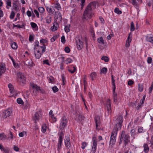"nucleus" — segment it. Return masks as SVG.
Instances as JSON below:
<instances>
[{"instance_id":"4be33fe9","label":"nucleus","mask_w":153,"mask_h":153,"mask_svg":"<svg viewBox=\"0 0 153 153\" xmlns=\"http://www.w3.org/2000/svg\"><path fill=\"white\" fill-rule=\"evenodd\" d=\"M111 80L112 82V88H113L114 90L116 89V86L115 83V80L114 79V77L113 75H112L111 76Z\"/></svg>"},{"instance_id":"0eeeda50","label":"nucleus","mask_w":153,"mask_h":153,"mask_svg":"<svg viewBox=\"0 0 153 153\" xmlns=\"http://www.w3.org/2000/svg\"><path fill=\"white\" fill-rule=\"evenodd\" d=\"M107 111L105 114V116H108L111 113V100L108 99L106 102Z\"/></svg>"},{"instance_id":"a211bd4d","label":"nucleus","mask_w":153,"mask_h":153,"mask_svg":"<svg viewBox=\"0 0 153 153\" xmlns=\"http://www.w3.org/2000/svg\"><path fill=\"white\" fill-rule=\"evenodd\" d=\"M65 143L66 147L68 148H69L71 146V144L70 142V139L69 137H67L66 139L65 140Z\"/></svg>"},{"instance_id":"6ab92c4d","label":"nucleus","mask_w":153,"mask_h":153,"mask_svg":"<svg viewBox=\"0 0 153 153\" xmlns=\"http://www.w3.org/2000/svg\"><path fill=\"white\" fill-rule=\"evenodd\" d=\"M41 117L38 113L36 112V113L34 115L33 118L35 121V122L36 123L37 121H38L39 119Z\"/></svg>"},{"instance_id":"c85d7f7f","label":"nucleus","mask_w":153,"mask_h":153,"mask_svg":"<svg viewBox=\"0 0 153 153\" xmlns=\"http://www.w3.org/2000/svg\"><path fill=\"white\" fill-rule=\"evenodd\" d=\"M97 41L99 43L104 44V40L102 37H101L98 38Z\"/></svg>"},{"instance_id":"72a5a7b5","label":"nucleus","mask_w":153,"mask_h":153,"mask_svg":"<svg viewBox=\"0 0 153 153\" xmlns=\"http://www.w3.org/2000/svg\"><path fill=\"white\" fill-rule=\"evenodd\" d=\"M114 12L118 14H120L122 13L121 11L119 10V9L117 7L115 8V9L114 10Z\"/></svg>"},{"instance_id":"a878e982","label":"nucleus","mask_w":153,"mask_h":153,"mask_svg":"<svg viewBox=\"0 0 153 153\" xmlns=\"http://www.w3.org/2000/svg\"><path fill=\"white\" fill-rule=\"evenodd\" d=\"M51 18L52 17L49 16L46 17L45 18L46 22L48 24L50 23L51 21Z\"/></svg>"},{"instance_id":"f8f14e48","label":"nucleus","mask_w":153,"mask_h":153,"mask_svg":"<svg viewBox=\"0 0 153 153\" xmlns=\"http://www.w3.org/2000/svg\"><path fill=\"white\" fill-rule=\"evenodd\" d=\"M55 16L54 21L57 22L58 21L59 22V21H61L62 18V16L59 12L57 11L55 12Z\"/></svg>"},{"instance_id":"7ed1b4c3","label":"nucleus","mask_w":153,"mask_h":153,"mask_svg":"<svg viewBox=\"0 0 153 153\" xmlns=\"http://www.w3.org/2000/svg\"><path fill=\"white\" fill-rule=\"evenodd\" d=\"M121 138H123L124 142V146H126L130 142V137L128 134H125L124 130L122 131L121 134Z\"/></svg>"},{"instance_id":"8fccbe9b","label":"nucleus","mask_w":153,"mask_h":153,"mask_svg":"<svg viewBox=\"0 0 153 153\" xmlns=\"http://www.w3.org/2000/svg\"><path fill=\"white\" fill-rule=\"evenodd\" d=\"M34 39L33 36L31 35H30L29 38V41L30 42H32L33 41Z\"/></svg>"},{"instance_id":"aec40b11","label":"nucleus","mask_w":153,"mask_h":153,"mask_svg":"<svg viewBox=\"0 0 153 153\" xmlns=\"http://www.w3.org/2000/svg\"><path fill=\"white\" fill-rule=\"evenodd\" d=\"M146 39L147 41L153 44V36L148 35L146 37Z\"/></svg>"},{"instance_id":"de8ad7c7","label":"nucleus","mask_w":153,"mask_h":153,"mask_svg":"<svg viewBox=\"0 0 153 153\" xmlns=\"http://www.w3.org/2000/svg\"><path fill=\"white\" fill-rule=\"evenodd\" d=\"M128 1L130 3H132L133 5H137V2L136 0H128Z\"/></svg>"},{"instance_id":"a19ab883","label":"nucleus","mask_w":153,"mask_h":153,"mask_svg":"<svg viewBox=\"0 0 153 153\" xmlns=\"http://www.w3.org/2000/svg\"><path fill=\"white\" fill-rule=\"evenodd\" d=\"M39 42L37 40H36L35 42V45H34V49L36 50L37 48H36L37 47H39Z\"/></svg>"},{"instance_id":"393cba45","label":"nucleus","mask_w":153,"mask_h":153,"mask_svg":"<svg viewBox=\"0 0 153 153\" xmlns=\"http://www.w3.org/2000/svg\"><path fill=\"white\" fill-rule=\"evenodd\" d=\"M7 138V136L4 133H1L0 134V140H4Z\"/></svg>"},{"instance_id":"37998d69","label":"nucleus","mask_w":153,"mask_h":153,"mask_svg":"<svg viewBox=\"0 0 153 153\" xmlns=\"http://www.w3.org/2000/svg\"><path fill=\"white\" fill-rule=\"evenodd\" d=\"M38 10L39 12L40 13H43L45 11L44 8L42 7H40L38 8Z\"/></svg>"},{"instance_id":"cd10ccee","label":"nucleus","mask_w":153,"mask_h":153,"mask_svg":"<svg viewBox=\"0 0 153 153\" xmlns=\"http://www.w3.org/2000/svg\"><path fill=\"white\" fill-rule=\"evenodd\" d=\"M12 48L13 49H16L18 47L17 43L15 42H13L11 45Z\"/></svg>"},{"instance_id":"4468645a","label":"nucleus","mask_w":153,"mask_h":153,"mask_svg":"<svg viewBox=\"0 0 153 153\" xmlns=\"http://www.w3.org/2000/svg\"><path fill=\"white\" fill-rule=\"evenodd\" d=\"M12 112L11 111L10 109L5 110L3 113V117L4 118H6L9 117L11 115Z\"/></svg>"},{"instance_id":"9b49d317","label":"nucleus","mask_w":153,"mask_h":153,"mask_svg":"<svg viewBox=\"0 0 153 153\" xmlns=\"http://www.w3.org/2000/svg\"><path fill=\"white\" fill-rule=\"evenodd\" d=\"M18 80L19 82V84L20 85H23L25 84L26 82L24 76L22 74H19Z\"/></svg>"},{"instance_id":"b1692460","label":"nucleus","mask_w":153,"mask_h":153,"mask_svg":"<svg viewBox=\"0 0 153 153\" xmlns=\"http://www.w3.org/2000/svg\"><path fill=\"white\" fill-rule=\"evenodd\" d=\"M107 71V69L106 68L103 67L100 71V74L103 73L104 74H106Z\"/></svg>"},{"instance_id":"f03ea898","label":"nucleus","mask_w":153,"mask_h":153,"mask_svg":"<svg viewBox=\"0 0 153 153\" xmlns=\"http://www.w3.org/2000/svg\"><path fill=\"white\" fill-rule=\"evenodd\" d=\"M123 121V117L121 116H118L116 120V123L114 126V129L113 132L117 133L119 130H120L122 127V125Z\"/></svg>"},{"instance_id":"ea45409f","label":"nucleus","mask_w":153,"mask_h":153,"mask_svg":"<svg viewBox=\"0 0 153 153\" xmlns=\"http://www.w3.org/2000/svg\"><path fill=\"white\" fill-rule=\"evenodd\" d=\"M69 27L70 25L68 26V25H67L65 27L64 29L66 32L68 33L70 31Z\"/></svg>"},{"instance_id":"680f3d73","label":"nucleus","mask_w":153,"mask_h":153,"mask_svg":"<svg viewBox=\"0 0 153 153\" xmlns=\"http://www.w3.org/2000/svg\"><path fill=\"white\" fill-rule=\"evenodd\" d=\"M47 41L45 39H42L40 40V43H42L43 44H44L45 43H47Z\"/></svg>"},{"instance_id":"c9c22d12","label":"nucleus","mask_w":153,"mask_h":153,"mask_svg":"<svg viewBox=\"0 0 153 153\" xmlns=\"http://www.w3.org/2000/svg\"><path fill=\"white\" fill-rule=\"evenodd\" d=\"M54 7L58 10H59L60 9H61V7L60 4L58 2H57L55 4Z\"/></svg>"},{"instance_id":"f3484780","label":"nucleus","mask_w":153,"mask_h":153,"mask_svg":"<svg viewBox=\"0 0 153 153\" xmlns=\"http://www.w3.org/2000/svg\"><path fill=\"white\" fill-rule=\"evenodd\" d=\"M57 22L54 21L53 24V26L51 28V29L53 31H54L57 30L58 28L59 27V25Z\"/></svg>"},{"instance_id":"5701e85b","label":"nucleus","mask_w":153,"mask_h":153,"mask_svg":"<svg viewBox=\"0 0 153 153\" xmlns=\"http://www.w3.org/2000/svg\"><path fill=\"white\" fill-rule=\"evenodd\" d=\"M47 126L45 124H43L42 127V131L43 133H45L46 131Z\"/></svg>"},{"instance_id":"473e14b6","label":"nucleus","mask_w":153,"mask_h":153,"mask_svg":"<svg viewBox=\"0 0 153 153\" xmlns=\"http://www.w3.org/2000/svg\"><path fill=\"white\" fill-rule=\"evenodd\" d=\"M61 58H62V62L60 64V69L62 70L64 69V68H63V62L64 60V57L63 56H62V57Z\"/></svg>"},{"instance_id":"a18cd8bd","label":"nucleus","mask_w":153,"mask_h":153,"mask_svg":"<svg viewBox=\"0 0 153 153\" xmlns=\"http://www.w3.org/2000/svg\"><path fill=\"white\" fill-rule=\"evenodd\" d=\"M25 23L22 22V25H16V27H17L19 28H22L23 27L25 26Z\"/></svg>"},{"instance_id":"ddd939ff","label":"nucleus","mask_w":153,"mask_h":153,"mask_svg":"<svg viewBox=\"0 0 153 153\" xmlns=\"http://www.w3.org/2000/svg\"><path fill=\"white\" fill-rule=\"evenodd\" d=\"M77 117L76 118V120L78 123H82L83 122V121L84 120L85 117L84 116L80 114H78Z\"/></svg>"},{"instance_id":"412c9836","label":"nucleus","mask_w":153,"mask_h":153,"mask_svg":"<svg viewBox=\"0 0 153 153\" xmlns=\"http://www.w3.org/2000/svg\"><path fill=\"white\" fill-rule=\"evenodd\" d=\"M144 151L146 152H147L149 151V147L148 145L146 143L144 144L143 145Z\"/></svg>"},{"instance_id":"2eb2a0df","label":"nucleus","mask_w":153,"mask_h":153,"mask_svg":"<svg viewBox=\"0 0 153 153\" xmlns=\"http://www.w3.org/2000/svg\"><path fill=\"white\" fill-rule=\"evenodd\" d=\"M132 38V33L130 32L128 36L127 39L126 41V47H128L130 46V44Z\"/></svg>"},{"instance_id":"7c9ffc66","label":"nucleus","mask_w":153,"mask_h":153,"mask_svg":"<svg viewBox=\"0 0 153 153\" xmlns=\"http://www.w3.org/2000/svg\"><path fill=\"white\" fill-rule=\"evenodd\" d=\"M17 102L19 104L23 105L24 102L21 98H18L17 100Z\"/></svg>"},{"instance_id":"e433bc0d","label":"nucleus","mask_w":153,"mask_h":153,"mask_svg":"<svg viewBox=\"0 0 153 153\" xmlns=\"http://www.w3.org/2000/svg\"><path fill=\"white\" fill-rule=\"evenodd\" d=\"M52 90L54 93H56L58 91L59 89L56 86H54L52 88Z\"/></svg>"},{"instance_id":"69168bd1","label":"nucleus","mask_w":153,"mask_h":153,"mask_svg":"<svg viewBox=\"0 0 153 153\" xmlns=\"http://www.w3.org/2000/svg\"><path fill=\"white\" fill-rule=\"evenodd\" d=\"M134 81L132 80H129L128 82V85L131 86L134 84Z\"/></svg>"},{"instance_id":"39448f33","label":"nucleus","mask_w":153,"mask_h":153,"mask_svg":"<svg viewBox=\"0 0 153 153\" xmlns=\"http://www.w3.org/2000/svg\"><path fill=\"white\" fill-rule=\"evenodd\" d=\"M117 134V133H116V132L112 131L110 137V145L113 146L115 144L116 141Z\"/></svg>"},{"instance_id":"052dcab7","label":"nucleus","mask_w":153,"mask_h":153,"mask_svg":"<svg viewBox=\"0 0 153 153\" xmlns=\"http://www.w3.org/2000/svg\"><path fill=\"white\" fill-rule=\"evenodd\" d=\"M43 63L44 64H46L48 65H50V64L49 62V60L48 59L44 60L43 61Z\"/></svg>"},{"instance_id":"603ef678","label":"nucleus","mask_w":153,"mask_h":153,"mask_svg":"<svg viewBox=\"0 0 153 153\" xmlns=\"http://www.w3.org/2000/svg\"><path fill=\"white\" fill-rule=\"evenodd\" d=\"M65 52L67 53H69L70 51V49L68 47H65Z\"/></svg>"},{"instance_id":"9d476101","label":"nucleus","mask_w":153,"mask_h":153,"mask_svg":"<svg viewBox=\"0 0 153 153\" xmlns=\"http://www.w3.org/2000/svg\"><path fill=\"white\" fill-rule=\"evenodd\" d=\"M76 45L78 50H81L83 47V42L80 40L79 37L76 38Z\"/></svg>"},{"instance_id":"dca6fc26","label":"nucleus","mask_w":153,"mask_h":153,"mask_svg":"<svg viewBox=\"0 0 153 153\" xmlns=\"http://www.w3.org/2000/svg\"><path fill=\"white\" fill-rule=\"evenodd\" d=\"M95 122L96 124V128L98 129V127L100 125L101 123L100 117L99 116H96L94 118Z\"/></svg>"},{"instance_id":"6e6552de","label":"nucleus","mask_w":153,"mask_h":153,"mask_svg":"<svg viewBox=\"0 0 153 153\" xmlns=\"http://www.w3.org/2000/svg\"><path fill=\"white\" fill-rule=\"evenodd\" d=\"M67 121L65 117H64L61 120V121L60 124L59 128L61 130H63L66 127L67 125Z\"/></svg>"},{"instance_id":"f704fd0d","label":"nucleus","mask_w":153,"mask_h":153,"mask_svg":"<svg viewBox=\"0 0 153 153\" xmlns=\"http://www.w3.org/2000/svg\"><path fill=\"white\" fill-rule=\"evenodd\" d=\"M48 80L49 81V83H53L54 81V79L53 77L51 76L49 77Z\"/></svg>"},{"instance_id":"49530a36","label":"nucleus","mask_w":153,"mask_h":153,"mask_svg":"<svg viewBox=\"0 0 153 153\" xmlns=\"http://www.w3.org/2000/svg\"><path fill=\"white\" fill-rule=\"evenodd\" d=\"M41 48H42V52L43 53L45 52L46 50V46L45 44H43V46L40 47Z\"/></svg>"},{"instance_id":"864d4df0","label":"nucleus","mask_w":153,"mask_h":153,"mask_svg":"<svg viewBox=\"0 0 153 153\" xmlns=\"http://www.w3.org/2000/svg\"><path fill=\"white\" fill-rule=\"evenodd\" d=\"M61 42L63 43H65V39L64 36H62L61 37Z\"/></svg>"},{"instance_id":"423d86ee","label":"nucleus","mask_w":153,"mask_h":153,"mask_svg":"<svg viewBox=\"0 0 153 153\" xmlns=\"http://www.w3.org/2000/svg\"><path fill=\"white\" fill-rule=\"evenodd\" d=\"M64 136V134L63 131H61L59 134V140L57 145V149L58 150H60L61 148Z\"/></svg>"},{"instance_id":"bf43d9fd","label":"nucleus","mask_w":153,"mask_h":153,"mask_svg":"<svg viewBox=\"0 0 153 153\" xmlns=\"http://www.w3.org/2000/svg\"><path fill=\"white\" fill-rule=\"evenodd\" d=\"M50 116L53 121L55 122L56 121V119L55 117H54V114H53L51 115Z\"/></svg>"},{"instance_id":"20e7f679","label":"nucleus","mask_w":153,"mask_h":153,"mask_svg":"<svg viewBox=\"0 0 153 153\" xmlns=\"http://www.w3.org/2000/svg\"><path fill=\"white\" fill-rule=\"evenodd\" d=\"M30 87L32 88L33 94L34 96H36L38 94L39 90L41 91L40 87L34 84H31Z\"/></svg>"},{"instance_id":"2f4dec72","label":"nucleus","mask_w":153,"mask_h":153,"mask_svg":"<svg viewBox=\"0 0 153 153\" xmlns=\"http://www.w3.org/2000/svg\"><path fill=\"white\" fill-rule=\"evenodd\" d=\"M101 59L104 61L105 62H108L109 61L108 58L107 56H102L101 58Z\"/></svg>"},{"instance_id":"5fc2aeb1","label":"nucleus","mask_w":153,"mask_h":153,"mask_svg":"<svg viewBox=\"0 0 153 153\" xmlns=\"http://www.w3.org/2000/svg\"><path fill=\"white\" fill-rule=\"evenodd\" d=\"M6 4L7 6L11 7V0H7L6 1Z\"/></svg>"},{"instance_id":"c756f323","label":"nucleus","mask_w":153,"mask_h":153,"mask_svg":"<svg viewBox=\"0 0 153 153\" xmlns=\"http://www.w3.org/2000/svg\"><path fill=\"white\" fill-rule=\"evenodd\" d=\"M130 30L131 32L134 31L135 29L134 24L133 22H131Z\"/></svg>"},{"instance_id":"4d7b16f0","label":"nucleus","mask_w":153,"mask_h":153,"mask_svg":"<svg viewBox=\"0 0 153 153\" xmlns=\"http://www.w3.org/2000/svg\"><path fill=\"white\" fill-rule=\"evenodd\" d=\"M30 25L33 28H35L37 26V25L34 22H31Z\"/></svg>"},{"instance_id":"6e6d98bb","label":"nucleus","mask_w":153,"mask_h":153,"mask_svg":"<svg viewBox=\"0 0 153 153\" xmlns=\"http://www.w3.org/2000/svg\"><path fill=\"white\" fill-rule=\"evenodd\" d=\"M135 129H133L131 131V134L132 136H134L135 135Z\"/></svg>"},{"instance_id":"774afa93","label":"nucleus","mask_w":153,"mask_h":153,"mask_svg":"<svg viewBox=\"0 0 153 153\" xmlns=\"http://www.w3.org/2000/svg\"><path fill=\"white\" fill-rule=\"evenodd\" d=\"M13 146V149L16 152H18L19 151V149L18 146L15 145H14Z\"/></svg>"},{"instance_id":"4c0bfd02","label":"nucleus","mask_w":153,"mask_h":153,"mask_svg":"<svg viewBox=\"0 0 153 153\" xmlns=\"http://www.w3.org/2000/svg\"><path fill=\"white\" fill-rule=\"evenodd\" d=\"M34 53L35 55V56L36 59H39L41 57L42 55V54L43 53H35V51H34Z\"/></svg>"},{"instance_id":"09e8293b","label":"nucleus","mask_w":153,"mask_h":153,"mask_svg":"<svg viewBox=\"0 0 153 153\" xmlns=\"http://www.w3.org/2000/svg\"><path fill=\"white\" fill-rule=\"evenodd\" d=\"M87 146V143L85 142H82V143L81 148L82 149H84Z\"/></svg>"},{"instance_id":"bb28decb","label":"nucleus","mask_w":153,"mask_h":153,"mask_svg":"<svg viewBox=\"0 0 153 153\" xmlns=\"http://www.w3.org/2000/svg\"><path fill=\"white\" fill-rule=\"evenodd\" d=\"M96 75V74L95 72H92L90 76L92 80L93 81L94 80V79L95 78Z\"/></svg>"},{"instance_id":"f257e3e1","label":"nucleus","mask_w":153,"mask_h":153,"mask_svg":"<svg viewBox=\"0 0 153 153\" xmlns=\"http://www.w3.org/2000/svg\"><path fill=\"white\" fill-rule=\"evenodd\" d=\"M93 5H94V3L92 2L89 4L87 6L83 14V19H85L87 18H91L92 15L91 7Z\"/></svg>"},{"instance_id":"0e129e2a","label":"nucleus","mask_w":153,"mask_h":153,"mask_svg":"<svg viewBox=\"0 0 153 153\" xmlns=\"http://www.w3.org/2000/svg\"><path fill=\"white\" fill-rule=\"evenodd\" d=\"M13 6L15 10L16 11H17L18 10V6H17L16 4L15 3H14L13 4Z\"/></svg>"},{"instance_id":"3c124183","label":"nucleus","mask_w":153,"mask_h":153,"mask_svg":"<svg viewBox=\"0 0 153 153\" xmlns=\"http://www.w3.org/2000/svg\"><path fill=\"white\" fill-rule=\"evenodd\" d=\"M15 15V13L13 11H12L10 16V18L11 19H13Z\"/></svg>"},{"instance_id":"13d9d810","label":"nucleus","mask_w":153,"mask_h":153,"mask_svg":"<svg viewBox=\"0 0 153 153\" xmlns=\"http://www.w3.org/2000/svg\"><path fill=\"white\" fill-rule=\"evenodd\" d=\"M152 58L150 57L148 58L147 59V62L148 64H150L152 62Z\"/></svg>"},{"instance_id":"338daca9","label":"nucleus","mask_w":153,"mask_h":153,"mask_svg":"<svg viewBox=\"0 0 153 153\" xmlns=\"http://www.w3.org/2000/svg\"><path fill=\"white\" fill-rule=\"evenodd\" d=\"M26 134V132L25 131H22L21 132H20L19 134V135L20 137H23L24 136V134Z\"/></svg>"},{"instance_id":"1a4fd4ad","label":"nucleus","mask_w":153,"mask_h":153,"mask_svg":"<svg viewBox=\"0 0 153 153\" xmlns=\"http://www.w3.org/2000/svg\"><path fill=\"white\" fill-rule=\"evenodd\" d=\"M93 145L92 146L91 152L92 153H95L97 146V139L95 137H93L92 139Z\"/></svg>"},{"instance_id":"c03bdc74","label":"nucleus","mask_w":153,"mask_h":153,"mask_svg":"<svg viewBox=\"0 0 153 153\" xmlns=\"http://www.w3.org/2000/svg\"><path fill=\"white\" fill-rule=\"evenodd\" d=\"M46 10L49 13H51L52 14H53L54 11L52 10L51 8L47 7L46 8Z\"/></svg>"},{"instance_id":"58836bf2","label":"nucleus","mask_w":153,"mask_h":153,"mask_svg":"<svg viewBox=\"0 0 153 153\" xmlns=\"http://www.w3.org/2000/svg\"><path fill=\"white\" fill-rule=\"evenodd\" d=\"M138 88L139 91L140 92H142L143 90V85L140 84H138Z\"/></svg>"},{"instance_id":"79ce46f5","label":"nucleus","mask_w":153,"mask_h":153,"mask_svg":"<svg viewBox=\"0 0 153 153\" xmlns=\"http://www.w3.org/2000/svg\"><path fill=\"white\" fill-rule=\"evenodd\" d=\"M73 70L72 71L70 69H68V71L71 72V73L72 74L74 73L76 70V68L74 66L73 67Z\"/></svg>"},{"instance_id":"e2e57ef3","label":"nucleus","mask_w":153,"mask_h":153,"mask_svg":"<svg viewBox=\"0 0 153 153\" xmlns=\"http://www.w3.org/2000/svg\"><path fill=\"white\" fill-rule=\"evenodd\" d=\"M72 61V59L70 58H68L65 60V61L66 62L67 64L71 63Z\"/></svg>"}]
</instances>
